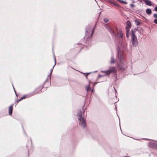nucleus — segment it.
<instances>
[{
	"label": "nucleus",
	"instance_id": "nucleus-1",
	"mask_svg": "<svg viewBox=\"0 0 157 157\" xmlns=\"http://www.w3.org/2000/svg\"><path fill=\"white\" fill-rule=\"evenodd\" d=\"M117 55V57L119 60L120 63L117 64V68L119 70L123 71L125 70L127 67V63L126 60L124 58L123 55L121 54L120 55L119 52L120 51L119 46H118Z\"/></svg>",
	"mask_w": 157,
	"mask_h": 157
},
{
	"label": "nucleus",
	"instance_id": "nucleus-2",
	"mask_svg": "<svg viewBox=\"0 0 157 157\" xmlns=\"http://www.w3.org/2000/svg\"><path fill=\"white\" fill-rule=\"evenodd\" d=\"M94 27H91V25H88L86 29L85 35L84 39L86 40V43H89V40L91 38L93 34L94 31Z\"/></svg>",
	"mask_w": 157,
	"mask_h": 157
},
{
	"label": "nucleus",
	"instance_id": "nucleus-3",
	"mask_svg": "<svg viewBox=\"0 0 157 157\" xmlns=\"http://www.w3.org/2000/svg\"><path fill=\"white\" fill-rule=\"evenodd\" d=\"M78 117V120L79 125L83 128H85L86 125V121L82 117V114L81 111H79L77 114Z\"/></svg>",
	"mask_w": 157,
	"mask_h": 157
},
{
	"label": "nucleus",
	"instance_id": "nucleus-4",
	"mask_svg": "<svg viewBox=\"0 0 157 157\" xmlns=\"http://www.w3.org/2000/svg\"><path fill=\"white\" fill-rule=\"evenodd\" d=\"M131 41L132 45L134 46H136L138 44V41L136 36L135 35L133 30H131Z\"/></svg>",
	"mask_w": 157,
	"mask_h": 157
},
{
	"label": "nucleus",
	"instance_id": "nucleus-5",
	"mask_svg": "<svg viewBox=\"0 0 157 157\" xmlns=\"http://www.w3.org/2000/svg\"><path fill=\"white\" fill-rule=\"evenodd\" d=\"M116 67H110L109 70L101 71V72L105 73V75H109L111 72L116 73Z\"/></svg>",
	"mask_w": 157,
	"mask_h": 157
},
{
	"label": "nucleus",
	"instance_id": "nucleus-6",
	"mask_svg": "<svg viewBox=\"0 0 157 157\" xmlns=\"http://www.w3.org/2000/svg\"><path fill=\"white\" fill-rule=\"evenodd\" d=\"M115 34H111L113 36H114L118 37H120V38H122L123 37V33L122 32L121 29H120L119 32L117 33H115L114 32Z\"/></svg>",
	"mask_w": 157,
	"mask_h": 157
},
{
	"label": "nucleus",
	"instance_id": "nucleus-7",
	"mask_svg": "<svg viewBox=\"0 0 157 157\" xmlns=\"http://www.w3.org/2000/svg\"><path fill=\"white\" fill-rule=\"evenodd\" d=\"M105 27L108 30V31L111 34H115L114 33V31L112 30L111 28L108 26L107 24H105Z\"/></svg>",
	"mask_w": 157,
	"mask_h": 157
},
{
	"label": "nucleus",
	"instance_id": "nucleus-8",
	"mask_svg": "<svg viewBox=\"0 0 157 157\" xmlns=\"http://www.w3.org/2000/svg\"><path fill=\"white\" fill-rule=\"evenodd\" d=\"M131 23L130 21H128L126 23V26L125 27L126 30H130L131 27Z\"/></svg>",
	"mask_w": 157,
	"mask_h": 157
},
{
	"label": "nucleus",
	"instance_id": "nucleus-9",
	"mask_svg": "<svg viewBox=\"0 0 157 157\" xmlns=\"http://www.w3.org/2000/svg\"><path fill=\"white\" fill-rule=\"evenodd\" d=\"M76 47L79 48L80 50H81L83 48V46L85 45L84 44L78 43L76 44Z\"/></svg>",
	"mask_w": 157,
	"mask_h": 157
},
{
	"label": "nucleus",
	"instance_id": "nucleus-10",
	"mask_svg": "<svg viewBox=\"0 0 157 157\" xmlns=\"http://www.w3.org/2000/svg\"><path fill=\"white\" fill-rule=\"evenodd\" d=\"M144 1L145 3L147 5L149 6H151L152 4L150 0H143Z\"/></svg>",
	"mask_w": 157,
	"mask_h": 157
},
{
	"label": "nucleus",
	"instance_id": "nucleus-11",
	"mask_svg": "<svg viewBox=\"0 0 157 157\" xmlns=\"http://www.w3.org/2000/svg\"><path fill=\"white\" fill-rule=\"evenodd\" d=\"M35 94V93H31L30 94H29V95H24L22 97V98H23V99H24L25 98H27L30 97L34 95Z\"/></svg>",
	"mask_w": 157,
	"mask_h": 157
},
{
	"label": "nucleus",
	"instance_id": "nucleus-12",
	"mask_svg": "<svg viewBox=\"0 0 157 157\" xmlns=\"http://www.w3.org/2000/svg\"><path fill=\"white\" fill-rule=\"evenodd\" d=\"M13 105H11L9 107V114L11 115L12 113L13 107Z\"/></svg>",
	"mask_w": 157,
	"mask_h": 157
},
{
	"label": "nucleus",
	"instance_id": "nucleus-13",
	"mask_svg": "<svg viewBox=\"0 0 157 157\" xmlns=\"http://www.w3.org/2000/svg\"><path fill=\"white\" fill-rule=\"evenodd\" d=\"M146 13L148 15H150L152 13V11L150 9H147L146 10Z\"/></svg>",
	"mask_w": 157,
	"mask_h": 157
},
{
	"label": "nucleus",
	"instance_id": "nucleus-14",
	"mask_svg": "<svg viewBox=\"0 0 157 157\" xmlns=\"http://www.w3.org/2000/svg\"><path fill=\"white\" fill-rule=\"evenodd\" d=\"M54 61H55V64H54V66L52 68L51 70L50 74V75H49L50 76L52 74V73L53 71V68H54V67L55 66V65H56V58L55 57H54Z\"/></svg>",
	"mask_w": 157,
	"mask_h": 157
},
{
	"label": "nucleus",
	"instance_id": "nucleus-15",
	"mask_svg": "<svg viewBox=\"0 0 157 157\" xmlns=\"http://www.w3.org/2000/svg\"><path fill=\"white\" fill-rule=\"evenodd\" d=\"M116 59H114L113 56H112L111 58L110 63H114L116 61Z\"/></svg>",
	"mask_w": 157,
	"mask_h": 157
},
{
	"label": "nucleus",
	"instance_id": "nucleus-16",
	"mask_svg": "<svg viewBox=\"0 0 157 157\" xmlns=\"http://www.w3.org/2000/svg\"><path fill=\"white\" fill-rule=\"evenodd\" d=\"M108 2H109L110 3H112V4H113V5H115V6H116L118 7H119V5H118V4H116V3H114V2H113L111 0H109L108 1Z\"/></svg>",
	"mask_w": 157,
	"mask_h": 157
},
{
	"label": "nucleus",
	"instance_id": "nucleus-17",
	"mask_svg": "<svg viewBox=\"0 0 157 157\" xmlns=\"http://www.w3.org/2000/svg\"><path fill=\"white\" fill-rule=\"evenodd\" d=\"M129 31L130 30H126V34L127 38H128L129 36Z\"/></svg>",
	"mask_w": 157,
	"mask_h": 157
},
{
	"label": "nucleus",
	"instance_id": "nucleus-18",
	"mask_svg": "<svg viewBox=\"0 0 157 157\" xmlns=\"http://www.w3.org/2000/svg\"><path fill=\"white\" fill-rule=\"evenodd\" d=\"M152 147L153 148H157V144L153 143L151 144Z\"/></svg>",
	"mask_w": 157,
	"mask_h": 157
},
{
	"label": "nucleus",
	"instance_id": "nucleus-19",
	"mask_svg": "<svg viewBox=\"0 0 157 157\" xmlns=\"http://www.w3.org/2000/svg\"><path fill=\"white\" fill-rule=\"evenodd\" d=\"M51 76L48 75V77L46 78V80H45V82H46L48 81L49 80H50L51 79Z\"/></svg>",
	"mask_w": 157,
	"mask_h": 157
},
{
	"label": "nucleus",
	"instance_id": "nucleus-20",
	"mask_svg": "<svg viewBox=\"0 0 157 157\" xmlns=\"http://www.w3.org/2000/svg\"><path fill=\"white\" fill-rule=\"evenodd\" d=\"M117 1L120 2L121 3H122L124 4H127V3L125 1H123L122 0H117Z\"/></svg>",
	"mask_w": 157,
	"mask_h": 157
},
{
	"label": "nucleus",
	"instance_id": "nucleus-21",
	"mask_svg": "<svg viewBox=\"0 0 157 157\" xmlns=\"http://www.w3.org/2000/svg\"><path fill=\"white\" fill-rule=\"evenodd\" d=\"M135 23H136L137 25H139L141 23L139 21L137 20H135Z\"/></svg>",
	"mask_w": 157,
	"mask_h": 157
},
{
	"label": "nucleus",
	"instance_id": "nucleus-22",
	"mask_svg": "<svg viewBox=\"0 0 157 157\" xmlns=\"http://www.w3.org/2000/svg\"><path fill=\"white\" fill-rule=\"evenodd\" d=\"M90 86L89 85L88 86H86V90L87 91V92H88L89 89L90 88Z\"/></svg>",
	"mask_w": 157,
	"mask_h": 157
},
{
	"label": "nucleus",
	"instance_id": "nucleus-23",
	"mask_svg": "<svg viewBox=\"0 0 157 157\" xmlns=\"http://www.w3.org/2000/svg\"><path fill=\"white\" fill-rule=\"evenodd\" d=\"M103 20L105 22L107 23L108 22L109 20L108 19L105 18Z\"/></svg>",
	"mask_w": 157,
	"mask_h": 157
},
{
	"label": "nucleus",
	"instance_id": "nucleus-24",
	"mask_svg": "<svg viewBox=\"0 0 157 157\" xmlns=\"http://www.w3.org/2000/svg\"><path fill=\"white\" fill-rule=\"evenodd\" d=\"M154 22L157 24V18H155L154 20Z\"/></svg>",
	"mask_w": 157,
	"mask_h": 157
},
{
	"label": "nucleus",
	"instance_id": "nucleus-25",
	"mask_svg": "<svg viewBox=\"0 0 157 157\" xmlns=\"http://www.w3.org/2000/svg\"><path fill=\"white\" fill-rule=\"evenodd\" d=\"M153 17L155 18H157V14L155 13L153 15Z\"/></svg>",
	"mask_w": 157,
	"mask_h": 157
},
{
	"label": "nucleus",
	"instance_id": "nucleus-26",
	"mask_svg": "<svg viewBox=\"0 0 157 157\" xmlns=\"http://www.w3.org/2000/svg\"><path fill=\"white\" fill-rule=\"evenodd\" d=\"M130 7H131L133 8V7H134L135 6H134V4H131L130 5Z\"/></svg>",
	"mask_w": 157,
	"mask_h": 157
},
{
	"label": "nucleus",
	"instance_id": "nucleus-27",
	"mask_svg": "<svg viewBox=\"0 0 157 157\" xmlns=\"http://www.w3.org/2000/svg\"><path fill=\"white\" fill-rule=\"evenodd\" d=\"M23 99V98L21 97L19 100L17 101V102H19Z\"/></svg>",
	"mask_w": 157,
	"mask_h": 157
},
{
	"label": "nucleus",
	"instance_id": "nucleus-28",
	"mask_svg": "<svg viewBox=\"0 0 157 157\" xmlns=\"http://www.w3.org/2000/svg\"><path fill=\"white\" fill-rule=\"evenodd\" d=\"M154 9L155 11H157V6Z\"/></svg>",
	"mask_w": 157,
	"mask_h": 157
},
{
	"label": "nucleus",
	"instance_id": "nucleus-29",
	"mask_svg": "<svg viewBox=\"0 0 157 157\" xmlns=\"http://www.w3.org/2000/svg\"><path fill=\"white\" fill-rule=\"evenodd\" d=\"M91 73H87L86 74V75H85V76L86 77V78H87V75L90 74Z\"/></svg>",
	"mask_w": 157,
	"mask_h": 157
},
{
	"label": "nucleus",
	"instance_id": "nucleus-30",
	"mask_svg": "<svg viewBox=\"0 0 157 157\" xmlns=\"http://www.w3.org/2000/svg\"><path fill=\"white\" fill-rule=\"evenodd\" d=\"M40 91H39V92H33L32 93H35V94H36L37 93H38L39 92H40Z\"/></svg>",
	"mask_w": 157,
	"mask_h": 157
},
{
	"label": "nucleus",
	"instance_id": "nucleus-31",
	"mask_svg": "<svg viewBox=\"0 0 157 157\" xmlns=\"http://www.w3.org/2000/svg\"><path fill=\"white\" fill-rule=\"evenodd\" d=\"M13 89H14V92H15V93L16 94V91H15V89H14V87H13Z\"/></svg>",
	"mask_w": 157,
	"mask_h": 157
},
{
	"label": "nucleus",
	"instance_id": "nucleus-32",
	"mask_svg": "<svg viewBox=\"0 0 157 157\" xmlns=\"http://www.w3.org/2000/svg\"><path fill=\"white\" fill-rule=\"evenodd\" d=\"M98 82H95V83H94V86H95V85L97 83H98Z\"/></svg>",
	"mask_w": 157,
	"mask_h": 157
},
{
	"label": "nucleus",
	"instance_id": "nucleus-33",
	"mask_svg": "<svg viewBox=\"0 0 157 157\" xmlns=\"http://www.w3.org/2000/svg\"><path fill=\"white\" fill-rule=\"evenodd\" d=\"M102 75H99L98 76V77H99V78H100V77H102Z\"/></svg>",
	"mask_w": 157,
	"mask_h": 157
},
{
	"label": "nucleus",
	"instance_id": "nucleus-34",
	"mask_svg": "<svg viewBox=\"0 0 157 157\" xmlns=\"http://www.w3.org/2000/svg\"><path fill=\"white\" fill-rule=\"evenodd\" d=\"M43 88V87H41L40 88V89H39L40 91H41V88Z\"/></svg>",
	"mask_w": 157,
	"mask_h": 157
},
{
	"label": "nucleus",
	"instance_id": "nucleus-35",
	"mask_svg": "<svg viewBox=\"0 0 157 157\" xmlns=\"http://www.w3.org/2000/svg\"><path fill=\"white\" fill-rule=\"evenodd\" d=\"M142 139H146V140H148V139H144V138Z\"/></svg>",
	"mask_w": 157,
	"mask_h": 157
},
{
	"label": "nucleus",
	"instance_id": "nucleus-36",
	"mask_svg": "<svg viewBox=\"0 0 157 157\" xmlns=\"http://www.w3.org/2000/svg\"><path fill=\"white\" fill-rule=\"evenodd\" d=\"M86 47H89V45H86Z\"/></svg>",
	"mask_w": 157,
	"mask_h": 157
},
{
	"label": "nucleus",
	"instance_id": "nucleus-37",
	"mask_svg": "<svg viewBox=\"0 0 157 157\" xmlns=\"http://www.w3.org/2000/svg\"><path fill=\"white\" fill-rule=\"evenodd\" d=\"M115 92H117V90H115Z\"/></svg>",
	"mask_w": 157,
	"mask_h": 157
},
{
	"label": "nucleus",
	"instance_id": "nucleus-38",
	"mask_svg": "<svg viewBox=\"0 0 157 157\" xmlns=\"http://www.w3.org/2000/svg\"><path fill=\"white\" fill-rule=\"evenodd\" d=\"M93 89L92 90V92H93Z\"/></svg>",
	"mask_w": 157,
	"mask_h": 157
},
{
	"label": "nucleus",
	"instance_id": "nucleus-39",
	"mask_svg": "<svg viewBox=\"0 0 157 157\" xmlns=\"http://www.w3.org/2000/svg\"><path fill=\"white\" fill-rule=\"evenodd\" d=\"M116 102H115V104H116Z\"/></svg>",
	"mask_w": 157,
	"mask_h": 157
},
{
	"label": "nucleus",
	"instance_id": "nucleus-40",
	"mask_svg": "<svg viewBox=\"0 0 157 157\" xmlns=\"http://www.w3.org/2000/svg\"><path fill=\"white\" fill-rule=\"evenodd\" d=\"M94 72H97V71H94Z\"/></svg>",
	"mask_w": 157,
	"mask_h": 157
},
{
	"label": "nucleus",
	"instance_id": "nucleus-41",
	"mask_svg": "<svg viewBox=\"0 0 157 157\" xmlns=\"http://www.w3.org/2000/svg\"><path fill=\"white\" fill-rule=\"evenodd\" d=\"M124 157H126V156H125Z\"/></svg>",
	"mask_w": 157,
	"mask_h": 157
}]
</instances>
